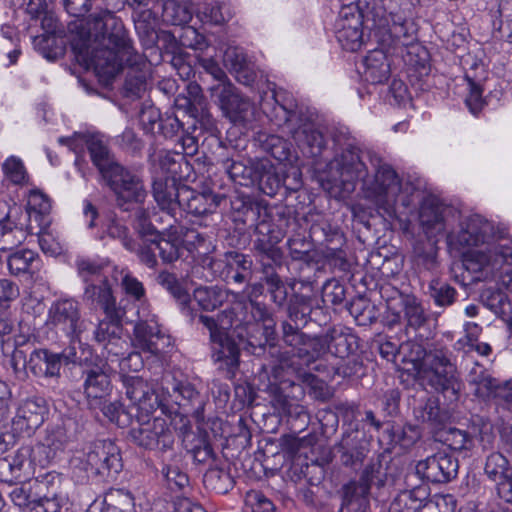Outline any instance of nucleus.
Here are the masks:
<instances>
[{
	"label": "nucleus",
	"instance_id": "1",
	"mask_svg": "<svg viewBox=\"0 0 512 512\" xmlns=\"http://www.w3.org/2000/svg\"><path fill=\"white\" fill-rule=\"evenodd\" d=\"M289 317L294 324H283V343L291 351H282L280 345L257 346L253 353L257 356L269 355L274 358L277 367L293 370L295 377L303 384L312 386L317 377L311 373L310 366L325 354L330 353L339 359L332 367L333 376L342 378L361 377L364 375L363 360L357 353L359 338L348 328H332L325 334L311 336L303 329L312 320L311 308L307 299L295 296Z\"/></svg>",
	"mask_w": 512,
	"mask_h": 512
},
{
	"label": "nucleus",
	"instance_id": "2",
	"mask_svg": "<svg viewBox=\"0 0 512 512\" xmlns=\"http://www.w3.org/2000/svg\"><path fill=\"white\" fill-rule=\"evenodd\" d=\"M332 156L328 160L345 190L353 191L357 182L362 183L364 197L378 205L389 202L398 195L401 179L393 167L372 150H361L357 140L345 126L329 130Z\"/></svg>",
	"mask_w": 512,
	"mask_h": 512
},
{
	"label": "nucleus",
	"instance_id": "3",
	"mask_svg": "<svg viewBox=\"0 0 512 512\" xmlns=\"http://www.w3.org/2000/svg\"><path fill=\"white\" fill-rule=\"evenodd\" d=\"M70 37L77 62L93 69L105 85L119 73L121 57L135 51L123 21L114 12L101 9L89 15L86 27Z\"/></svg>",
	"mask_w": 512,
	"mask_h": 512
},
{
	"label": "nucleus",
	"instance_id": "4",
	"mask_svg": "<svg viewBox=\"0 0 512 512\" xmlns=\"http://www.w3.org/2000/svg\"><path fill=\"white\" fill-rule=\"evenodd\" d=\"M174 223L169 220L167 227L159 230L145 209L136 211L134 228L139 239H135V254L142 265L156 269L158 257L168 265L182 256L184 240Z\"/></svg>",
	"mask_w": 512,
	"mask_h": 512
},
{
	"label": "nucleus",
	"instance_id": "5",
	"mask_svg": "<svg viewBox=\"0 0 512 512\" xmlns=\"http://www.w3.org/2000/svg\"><path fill=\"white\" fill-rule=\"evenodd\" d=\"M372 29L378 44L387 50L409 47L417 40L411 0H379L370 5Z\"/></svg>",
	"mask_w": 512,
	"mask_h": 512
},
{
	"label": "nucleus",
	"instance_id": "6",
	"mask_svg": "<svg viewBox=\"0 0 512 512\" xmlns=\"http://www.w3.org/2000/svg\"><path fill=\"white\" fill-rule=\"evenodd\" d=\"M209 332L211 357L217 365V370L228 380L236 377L240 368L241 348L246 339L237 328L223 329L213 316L199 314L196 321Z\"/></svg>",
	"mask_w": 512,
	"mask_h": 512
},
{
	"label": "nucleus",
	"instance_id": "7",
	"mask_svg": "<svg viewBox=\"0 0 512 512\" xmlns=\"http://www.w3.org/2000/svg\"><path fill=\"white\" fill-rule=\"evenodd\" d=\"M257 256L258 272L262 274V280L266 283V295L275 308L278 310L285 309L286 311V318L280 322V337L283 341V324L285 322L291 325L294 324V321L289 317V310L295 296L307 299L311 312L313 311L314 298L311 295L295 291L289 297L288 288L294 290L295 280L291 279L287 282L279 273L283 269V255L257 254Z\"/></svg>",
	"mask_w": 512,
	"mask_h": 512
},
{
	"label": "nucleus",
	"instance_id": "8",
	"mask_svg": "<svg viewBox=\"0 0 512 512\" xmlns=\"http://www.w3.org/2000/svg\"><path fill=\"white\" fill-rule=\"evenodd\" d=\"M71 463L82 483L98 477L114 479L123 468L120 449L110 439L94 441L86 453L75 457Z\"/></svg>",
	"mask_w": 512,
	"mask_h": 512
},
{
	"label": "nucleus",
	"instance_id": "9",
	"mask_svg": "<svg viewBox=\"0 0 512 512\" xmlns=\"http://www.w3.org/2000/svg\"><path fill=\"white\" fill-rule=\"evenodd\" d=\"M422 374L428 386L450 404L460 399L464 384L449 348L435 346L434 353L428 357Z\"/></svg>",
	"mask_w": 512,
	"mask_h": 512
},
{
	"label": "nucleus",
	"instance_id": "10",
	"mask_svg": "<svg viewBox=\"0 0 512 512\" xmlns=\"http://www.w3.org/2000/svg\"><path fill=\"white\" fill-rule=\"evenodd\" d=\"M292 379H283L277 385L270 386L271 404L278 414L280 422L289 432L300 434L310 424V414L298 401L305 395L303 385Z\"/></svg>",
	"mask_w": 512,
	"mask_h": 512
},
{
	"label": "nucleus",
	"instance_id": "11",
	"mask_svg": "<svg viewBox=\"0 0 512 512\" xmlns=\"http://www.w3.org/2000/svg\"><path fill=\"white\" fill-rule=\"evenodd\" d=\"M266 216L269 220H261L257 225V237L253 248L257 254L283 255L278 243L289 231H294L297 224L296 209L293 206H275Z\"/></svg>",
	"mask_w": 512,
	"mask_h": 512
},
{
	"label": "nucleus",
	"instance_id": "12",
	"mask_svg": "<svg viewBox=\"0 0 512 512\" xmlns=\"http://www.w3.org/2000/svg\"><path fill=\"white\" fill-rule=\"evenodd\" d=\"M115 197V205L122 211H130L135 204L144 203L147 190L141 175L120 163L106 171L102 177Z\"/></svg>",
	"mask_w": 512,
	"mask_h": 512
},
{
	"label": "nucleus",
	"instance_id": "13",
	"mask_svg": "<svg viewBox=\"0 0 512 512\" xmlns=\"http://www.w3.org/2000/svg\"><path fill=\"white\" fill-rule=\"evenodd\" d=\"M161 400L163 404H167L166 409H161L162 414L171 419L173 415L203 418L204 399L194 385L188 381H179L173 378L171 381L163 383Z\"/></svg>",
	"mask_w": 512,
	"mask_h": 512
},
{
	"label": "nucleus",
	"instance_id": "14",
	"mask_svg": "<svg viewBox=\"0 0 512 512\" xmlns=\"http://www.w3.org/2000/svg\"><path fill=\"white\" fill-rule=\"evenodd\" d=\"M146 417L143 414L136 415L139 425L129 431L131 442L145 450L156 451L159 459L176 451L174 449V432L167 420L160 416L154 417L152 420H144Z\"/></svg>",
	"mask_w": 512,
	"mask_h": 512
},
{
	"label": "nucleus",
	"instance_id": "15",
	"mask_svg": "<svg viewBox=\"0 0 512 512\" xmlns=\"http://www.w3.org/2000/svg\"><path fill=\"white\" fill-rule=\"evenodd\" d=\"M81 389L90 409H96L110 396L113 385L107 362L99 356L80 358Z\"/></svg>",
	"mask_w": 512,
	"mask_h": 512
},
{
	"label": "nucleus",
	"instance_id": "16",
	"mask_svg": "<svg viewBox=\"0 0 512 512\" xmlns=\"http://www.w3.org/2000/svg\"><path fill=\"white\" fill-rule=\"evenodd\" d=\"M47 325L63 333L70 343H81L87 321L82 318L81 304L73 297H60L48 309Z\"/></svg>",
	"mask_w": 512,
	"mask_h": 512
},
{
	"label": "nucleus",
	"instance_id": "17",
	"mask_svg": "<svg viewBox=\"0 0 512 512\" xmlns=\"http://www.w3.org/2000/svg\"><path fill=\"white\" fill-rule=\"evenodd\" d=\"M266 90L260 92V109L275 125L288 128L295 122L301 121L305 115L298 110L293 95L284 90L277 89L275 83L268 82Z\"/></svg>",
	"mask_w": 512,
	"mask_h": 512
},
{
	"label": "nucleus",
	"instance_id": "18",
	"mask_svg": "<svg viewBox=\"0 0 512 512\" xmlns=\"http://www.w3.org/2000/svg\"><path fill=\"white\" fill-rule=\"evenodd\" d=\"M63 449V442L54 435H49L44 442L35 445L25 444L20 446L11 456L24 481L30 479L35 472V467H45Z\"/></svg>",
	"mask_w": 512,
	"mask_h": 512
},
{
	"label": "nucleus",
	"instance_id": "19",
	"mask_svg": "<svg viewBox=\"0 0 512 512\" xmlns=\"http://www.w3.org/2000/svg\"><path fill=\"white\" fill-rule=\"evenodd\" d=\"M289 132L302 154L311 158L314 164H321L330 160L332 148L329 147L322 131L307 116L291 125Z\"/></svg>",
	"mask_w": 512,
	"mask_h": 512
},
{
	"label": "nucleus",
	"instance_id": "20",
	"mask_svg": "<svg viewBox=\"0 0 512 512\" xmlns=\"http://www.w3.org/2000/svg\"><path fill=\"white\" fill-rule=\"evenodd\" d=\"M77 353L74 347L60 352L46 347H33L30 351V372L37 378L58 380L64 365L76 364Z\"/></svg>",
	"mask_w": 512,
	"mask_h": 512
},
{
	"label": "nucleus",
	"instance_id": "21",
	"mask_svg": "<svg viewBox=\"0 0 512 512\" xmlns=\"http://www.w3.org/2000/svg\"><path fill=\"white\" fill-rule=\"evenodd\" d=\"M209 264L219 278L229 285H247L254 273L252 257L235 250L225 252L218 259H211Z\"/></svg>",
	"mask_w": 512,
	"mask_h": 512
},
{
	"label": "nucleus",
	"instance_id": "22",
	"mask_svg": "<svg viewBox=\"0 0 512 512\" xmlns=\"http://www.w3.org/2000/svg\"><path fill=\"white\" fill-rule=\"evenodd\" d=\"M120 378L125 395L132 402L131 407L137 415L150 416L157 409L167 408V404L161 402V396L142 376L121 374Z\"/></svg>",
	"mask_w": 512,
	"mask_h": 512
},
{
	"label": "nucleus",
	"instance_id": "23",
	"mask_svg": "<svg viewBox=\"0 0 512 512\" xmlns=\"http://www.w3.org/2000/svg\"><path fill=\"white\" fill-rule=\"evenodd\" d=\"M309 238L315 244L325 247L324 253L328 259L339 262L342 269L346 268L348 263L343 250L346 241L343 232L337 225L331 224L324 218L319 219L310 225Z\"/></svg>",
	"mask_w": 512,
	"mask_h": 512
},
{
	"label": "nucleus",
	"instance_id": "24",
	"mask_svg": "<svg viewBox=\"0 0 512 512\" xmlns=\"http://www.w3.org/2000/svg\"><path fill=\"white\" fill-rule=\"evenodd\" d=\"M211 97L232 122H244L252 114V104L231 84L218 83L209 87Z\"/></svg>",
	"mask_w": 512,
	"mask_h": 512
},
{
	"label": "nucleus",
	"instance_id": "25",
	"mask_svg": "<svg viewBox=\"0 0 512 512\" xmlns=\"http://www.w3.org/2000/svg\"><path fill=\"white\" fill-rule=\"evenodd\" d=\"M415 470L423 481L432 484H444L456 478L459 462L454 456L439 451L418 461Z\"/></svg>",
	"mask_w": 512,
	"mask_h": 512
},
{
	"label": "nucleus",
	"instance_id": "26",
	"mask_svg": "<svg viewBox=\"0 0 512 512\" xmlns=\"http://www.w3.org/2000/svg\"><path fill=\"white\" fill-rule=\"evenodd\" d=\"M215 188L214 182L211 188L201 192L186 185L182 192L180 209L194 216H205L215 213L218 208H227V195L216 192Z\"/></svg>",
	"mask_w": 512,
	"mask_h": 512
},
{
	"label": "nucleus",
	"instance_id": "27",
	"mask_svg": "<svg viewBox=\"0 0 512 512\" xmlns=\"http://www.w3.org/2000/svg\"><path fill=\"white\" fill-rule=\"evenodd\" d=\"M127 67L123 84V96L129 99L141 98L147 89L150 75L149 64L145 57L135 51L121 57L119 72Z\"/></svg>",
	"mask_w": 512,
	"mask_h": 512
},
{
	"label": "nucleus",
	"instance_id": "28",
	"mask_svg": "<svg viewBox=\"0 0 512 512\" xmlns=\"http://www.w3.org/2000/svg\"><path fill=\"white\" fill-rule=\"evenodd\" d=\"M287 178L280 174L277 169L268 163L258 162V169L254 176V181L251 187L256 188L259 192L269 197L281 195L287 197L293 192H297L301 186V176H294L293 185L286 183Z\"/></svg>",
	"mask_w": 512,
	"mask_h": 512
},
{
	"label": "nucleus",
	"instance_id": "29",
	"mask_svg": "<svg viewBox=\"0 0 512 512\" xmlns=\"http://www.w3.org/2000/svg\"><path fill=\"white\" fill-rule=\"evenodd\" d=\"M113 284L108 277H101L98 281L85 285L83 301L91 309L101 310L106 317L118 319L120 314H126L121 302L117 304L112 289Z\"/></svg>",
	"mask_w": 512,
	"mask_h": 512
},
{
	"label": "nucleus",
	"instance_id": "30",
	"mask_svg": "<svg viewBox=\"0 0 512 512\" xmlns=\"http://www.w3.org/2000/svg\"><path fill=\"white\" fill-rule=\"evenodd\" d=\"M133 344L136 348L152 355H163L172 351L169 335L161 331L156 320H140L134 326Z\"/></svg>",
	"mask_w": 512,
	"mask_h": 512
},
{
	"label": "nucleus",
	"instance_id": "31",
	"mask_svg": "<svg viewBox=\"0 0 512 512\" xmlns=\"http://www.w3.org/2000/svg\"><path fill=\"white\" fill-rule=\"evenodd\" d=\"M373 481V469L366 467L359 480L343 485L340 512H371L369 496Z\"/></svg>",
	"mask_w": 512,
	"mask_h": 512
},
{
	"label": "nucleus",
	"instance_id": "32",
	"mask_svg": "<svg viewBox=\"0 0 512 512\" xmlns=\"http://www.w3.org/2000/svg\"><path fill=\"white\" fill-rule=\"evenodd\" d=\"M229 216L236 225H242V229L255 228L260 225L262 212H266L265 206L256 197L244 193H235L227 196Z\"/></svg>",
	"mask_w": 512,
	"mask_h": 512
},
{
	"label": "nucleus",
	"instance_id": "33",
	"mask_svg": "<svg viewBox=\"0 0 512 512\" xmlns=\"http://www.w3.org/2000/svg\"><path fill=\"white\" fill-rule=\"evenodd\" d=\"M47 413L48 407L43 397L34 396L22 400L12 419V429L30 436L43 424Z\"/></svg>",
	"mask_w": 512,
	"mask_h": 512
},
{
	"label": "nucleus",
	"instance_id": "34",
	"mask_svg": "<svg viewBox=\"0 0 512 512\" xmlns=\"http://www.w3.org/2000/svg\"><path fill=\"white\" fill-rule=\"evenodd\" d=\"M186 184L176 183L174 180H165L163 177H155L152 183V195L168 220L176 222L175 213L180 209L182 192Z\"/></svg>",
	"mask_w": 512,
	"mask_h": 512
},
{
	"label": "nucleus",
	"instance_id": "35",
	"mask_svg": "<svg viewBox=\"0 0 512 512\" xmlns=\"http://www.w3.org/2000/svg\"><path fill=\"white\" fill-rule=\"evenodd\" d=\"M495 234L493 223L475 214L467 219L465 226L458 232L456 242L462 247H478L489 244Z\"/></svg>",
	"mask_w": 512,
	"mask_h": 512
},
{
	"label": "nucleus",
	"instance_id": "36",
	"mask_svg": "<svg viewBox=\"0 0 512 512\" xmlns=\"http://www.w3.org/2000/svg\"><path fill=\"white\" fill-rule=\"evenodd\" d=\"M413 416L434 431H441L450 421L451 413L441 406L436 396H427L418 400L413 407Z\"/></svg>",
	"mask_w": 512,
	"mask_h": 512
},
{
	"label": "nucleus",
	"instance_id": "37",
	"mask_svg": "<svg viewBox=\"0 0 512 512\" xmlns=\"http://www.w3.org/2000/svg\"><path fill=\"white\" fill-rule=\"evenodd\" d=\"M230 295L234 300L214 317V321L223 329L237 328L242 332L243 326L252 322L250 301L238 292L231 291Z\"/></svg>",
	"mask_w": 512,
	"mask_h": 512
},
{
	"label": "nucleus",
	"instance_id": "38",
	"mask_svg": "<svg viewBox=\"0 0 512 512\" xmlns=\"http://www.w3.org/2000/svg\"><path fill=\"white\" fill-rule=\"evenodd\" d=\"M156 282L165 289L178 303L182 314L193 324L199 314V310L191 306L192 298L187 289L181 283L177 275L168 270L160 271Z\"/></svg>",
	"mask_w": 512,
	"mask_h": 512
},
{
	"label": "nucleus",
	"instance_id": "39",
	"mask_svg": "<svg viewBox=\"0 0 512 512\" xmlns=\"http://www.w3.org/2000/svg\"><path fill=\"white\" fill-rule=\"evenodd\" d=\"M251 317L252 322H263L264 325V342L249 339L247 341L249 346V352L255 356L253 350L257 348V346H264L266 344L272 345L275 343L279 345L277 342V335L275 331V322H274V312L271 307L268 306L267 303L258 300H251ZM256 357H258L256 355Z\"/></svg>",
	"mask_w": 512,
	"mask_h": 512
},
{
	"label": "nucleus",
	"instance_id": "40",
	"mask_svg": "<svg viewBox=\"0 0 512 512\" xmlns=\"http://www.w3.org/2000/svg\"><path fill=\"white\" fill-rule=\"evenodd\" d=\"M448 207L436 198H426L421 204L419 221L428 236H436L445 230V212Z\"/></svg>",
	"mask_w": 512,
	"mask_h": 512
},
{
	"label": "nucleus",
	"instance_id": "41",
	"mask_svg": "<svg viewBox=\"0 0 512 512\" xmlns=\"http://www.w3.org/2000/svg\"><path fill=\"white\" fill-rule=\"evenodd\" d=\"M190 119L188 122V129L196 132L200 130V133H207L209 137L218 143L219 147H222L223 141L221 138V132L217 127V122L212 116L208 109V104L203 105L201 99L198 98L196 104L192 106V110L184 112Z\"/></svg>",
	"mask_w": 512,
	"mask_h": 512
},
{
	"label": "nucleus",
	"instance_id": "42",
	"mask_svg": "<svg viewBox=\"0 0 512 512\" xmlns=\"http://www.w3.org/2000/svg\"><path fill=\"white\" fill-rule=\"evenodd\" d=\"M367 445L365 439L358 437V432L344 436L338 446L342 465L354 470L359 469L368 452Z\"/></svg>",
	"mask_w": 512,
	"mask_h": 512
},
{
	"label": "nucleus",
	"instance_id": "43",
	"mask_svg": "<svg viewBox=\"0 0 512 512\" xmlns=\"http://www.w3.org/2000/svg\"><path fill=\"white\" fill-rule=\"evenodd\" d=\"M125 314H120L118 319L105 317L99 321L93 331V339L107 350L108 354L118 355L115 349L121 342L122 321Z\"/></svg>",
	"mask_w": 512,
	"mask_h": 512
},
{
	"label": "nucleus",
	"instance_id": "44",
	"mask_svg": "<svg viewBox=\"0 0 512 512\" xmlns=\"http://www.w3.org/2000/svg\"><path fill=\"white\" fill-rule=\"evenodd\" d=\"M161 461V475L167 488L172 492H181L189 485L188 475L181 469V454L176 451L164 455Z\"/></svg>",
	"mask_w": 512,
	"mask_h": 512
},
{
	"label": "nucleus",
	"instance_id": "45",
	"mask_svg": "<svg viewBox=\"0 0 512 512\" xmlns=\"http://www.w3.org/2000/svg\"><path fill=\"white\" fill-rule=\"evenodd\" d=\"M159 166L165 180H174L183 183L188 179L193 170L192 165L186 160L183 153L167 151L159 157Z\"/></svg>",
	"mask_w": 512,
	"mask_h": 512
},
{
	"label": "nucleus",
	"instance_id": "46",
	"mask_svg": "<svg viewBox=\"0 0 512 512\" xmlns=\"http://www.w3.org/2000/svg\"><path fill=\"white\" fill-rule=\"evenodd\" d=\"M17 208H10L8 213L0 219V252L13 251L26 240V232L22 224L13 218Z\"/></svg>",
	"mask_w": 512,
	"mask_h": 512
},
{
	"label": "nucleus",
	"instance_id": "47",
	"mask_svg": "<svg viewBox=\"0 0 512 512\" xmlns=\"http://www.w3.org/2000/svg\"><path fill=\"white\" fill-rule=\"evenodd\" d=\"M438 440L463 458L472 456L476 443V437L473 433L456 427L447 430L442 429L439 432Z\"/></svg>",
	"mask_w": 512,
	"mask_h": 512
},
{
	"label": "nucleus",
	"instance_id": "48",
	"mask_svg": "<svg viewBox=\"0 0 512 512\" xmlns=\"http://www.w3.org/2000/svg\"><path fill=\"white\" fill-rule=\"evenodd\" d=\"M383 49L372 50L363 59L364 78L371 84H382L390 76V63Z\"/></svg>",
	"mask_w": 512,
	"mask_h": 512
},
{
	"label": "nucleus",
	"instance_id": "49",
	"mask_svg": "<svg viewBox=\"0 0 512 512\" xmlns=\"http://www.w3.org/2000/svg\"><path fill=\"white\" fill-rule=\"evenodd\" d=\"M373 0H356L342 6L334 24H343L345 29L363 28L365 23L371 21L370 5Z\"/></svg>",
	"mask_w": 512,
	"mask_h": 512
},
{
	"label": "nucleus",
	"instance_id": "50",
	"mask_svg": "<svg viewBox=\"0 0 512 512\" xmlns=\"http://www.w3.org/2000/svg\"><path fill=\"white\" fill-rule=\"evenodd\" d=\"M231 290L219 285H200L193 290V300L200 310L213 312L228 302Z\"/></svg>",
	"mask_w": 512,
	"mask_h": 512
},
{
	"label": "nucleus",
	"instance_id": "51",
	"mask_svg": "<svg viewBox=\"0 0 512 512\" xmlns=\"http://www.w3.org/2000/svg\"><path fill=\"white\" fill-rule=\"evenodd\" d=\"M384 437H386L389 444L399 445L404 449H409L421 438V431L417 425L410 423L401 425L394 421H387Z\"/></svg>",
	"mask_w": 512,
	"mask_h": 512
},
{
	"label": "nucleus",
	"instance_id": "52",
	"mask_svg": "<svg viewBox=\"0 0 512 512\" xmlns=\"http://www.w3.org/2000/svg\"><path fill=\"white\" fill-rule=\"evenodd\" d=\"M222 170L235 184L251 187L258 169V162H252L249 165L242 161L234 159H225L221 162Z\"/></svg>",
	"mask_w": 512,
	"mask_h": 512
},
{
	"label": "nucleus",
	"instance_id": "53",
	"mask_svg": "<svg viewBox=\"0 0 512 512\" xmlns=\"http://www.w3.org/2000/svg\"><path fill=\"white\" fill-rule=\"evenodd\" d=\"M427 296L439 308L452 306L458 297V292L450 283L440 278H434L428 283Z\"/></svg>",
	"mask_w": 512,
	"mask_h": 512
},
{
	"label": "nucleus",
	"instance_id": "54",
	"mask_svg": "<svg viewBox=\"0 0 512 512\" xmlns=\"http://www.w3.org/2000/svg\"><path fill=\"white\" fill-rule=\"evenodd\" d=\"M96 409L101 410L105 418L120 428L131 425L137 415L131 406L125 407L121 401L108 402L107 398Z\"/></svg>",
	"mask_w": 512,
	"mask_h": 512
},
{
	"label": "nucleus",
	"instance_id": "55",
	"mask_svg": "<svg viewBox=\"0 0 512 512\" xmlns=\"http://www.w3.org/2000/svg\"><path fill=\"white\" fill-rule=\"evenodd\" d=\"M345 307L359 326H369L375 323L379 316L376 305L363 296H357L352 301L346 302Z\"/></svg>",
	"mask_w": 512,
	"mask_h": 512
},
{
	"label": "nucleus",
	"instance_id": "56",
	"mask_svg": "<svg viewBox=\"0 0 512 512\" xmlns=\"http://www.w3.org/2000/svg\"><path fill=\"white\" fill-rule=\"evenodd\" d=\"M39 260V255L31 249H19L11 252L7 257L9 273L19 277L33 273V264Z\"/></svg>",
	"mask_w": 512,
	"mask_h": 512
},
{
	"label": "nucleus",
	"instance_id": "57",
	"mask_svg": "<svg viewBox=\"0 0 512 512\" xmlns=\"http://www.w3.org/2000/svg\"><path fill=\"white\" fill-rule=\"evenodd\" d=\"M87 150L94 166L98 169L101 177L111 169L117 162L110 153L109 148L100 140L94 137L86 141Z\"/></svg>",
	"mask_w": 512,
	"mask_h": 512
},
{
	"label": "nucleus",
	"instance_id": "58",
	"mask_svg": "<svg viewBox=\"0 0 512 512\" xmlns=\"http://www.w3.org/2000/svg\"><path fill=\"white\" fill-rule=\"evenodd\" d=\"M510 474H512V464L504 454L495 451L486 457L484 475L494 482L495 486Z\"/></svg>",
	"mask_w": 512,
	"mask_h": 512
},
{
	"label": "nucleus",
	"instance_id": "59",
	"mask_svg": "<svg viewBox=\"0 0 512 512\" xmlns=\"http://www.w3.org/2000/svg\"><path fill=\"white\" fill-rule=\"evenodd\" d=\"M298 435L299 434L289 432L278 439L281 453L287 458H294L302 449L312 447L318 440L317 434L313 432L303 437H299Z\"/></svg>",
	"mask_w": 512,
	"mask_h": 512
},
{
	"label": "nucleus",
	"instance_id": "60",
	"mask_svg": "<svg viewBox=\"0 0 512 512\" xmlns=\"http://www.w3.org/2000/svg\"><path fill=\"white\" fill-rule=\"evenodd\" d=\"M438 250L430 241H416L413 247V263L417 269L434 271L438 267Z\"/></svg>",
	"mask_w": 512,
	"mask_h": 512
},
{
	"label": "nucleus",
	"instance_id": "61",
	"mask_svg": "<svg viewBox=\"0 0 512 512\" xmlns=\"http://www.w3.org/2000/svg\"><path fill=\"white\" fill-rule=\"evenodd\" d=\"M263 149L281 163L292 164L296 159L291 144L277 135H266Z\"/></svg>",
	"mask_w": 512,
	"mask_h": 512
},
{
	"label": "nucleus",
	"instance_id": "62",
	"mask_svg": "<svg viewBox=\"0 0 512 512\" xmlns=\"http://www.w3.org/2000/svg\"><path fill=\"white\" fill-rule=\"evenodd\" d=\"M400 307L407 327L417 330L425 324L427 318L424 309L414 296L401 298Z\"/></svg>",
	"mask_w": 512,
	"mask_h": 512
},
{
	"label": "nucleus",
	"instance_id": "63",
	"mask_svg": "<svg viewBox=\"0 0 512 512\" xmlns=\"http://www.w3.org/2000/svg\"><path fill=\"white\" fill-rule=\"evenodd\" d=\"M159 40L163 42L162 49L165 54L171 55L170 62L176 70L188 64L190 61H197L198 57L185 52L173 34L169 32L164 33Z\"/></svg>",
	"mask_w": 512,
	"mask_h": 512
},
{
	"label": "nucleus",
	"instance_id": "64",
	"mask_svg": "<svg viewBox=\"0 0 512 512\" xmlns=\"http://www.w3.org/2000/svg\"><path fill=\"white\" fill-rule=\"evenodd\" d=\"M314 244L315 242L312 241L311 238L308 240L305 235L300 233L292 235L287 241L291 258L296 261H303L307 264L313 261Z\"/></svg>",
	"mask_w": 512,
	"mask_h": 512
}]
</instances>
